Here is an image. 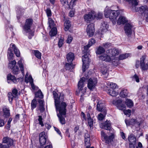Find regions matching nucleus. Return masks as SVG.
I'll list each match as a JSON object with an SVG mask.
<instances>
[{"mask_svg":"<svg viewBox=\"0 0 148 148\" xmlns=\"http://www.w3.org/2000/svg\"><path fill=\"white\" fill-rule=\"evenodd\" d=\"M95 42L96 41L94 39L91 38L89 40L88 45L85 46L84 47V50L83 51V52L84 54L82 57L83 62L82 70L83 72H84L86 69L88 68L90 63V61L88 57V55H89L90 53V51L88 50V49L95 43Z\"/></svg>","mask_w":148,"mask_h":148,"instance_id":"nucleus-1","label":"nucleus"},{"mask_svg":"<svg viewBox=\"0 0 148 148\" xmlns=\"http://www.w3.org/2000/svg\"><path fill=\"white\" fill-rule=\"evenodd\" d=\"M116 8H113L112 7L110 8L107 6L104 11V15L106 17L109 18L114 24H116V18L120 14L119 10H114Z\"/></svg>","mask_w":148,"mask_h":148,"instance_id":"nucleus-2","label":"nucleus"},{"mask_svg":"<svg viewBox=\"0 0 148 148\" xmlns=\"http://www.w3.org/2000/svg\"><path fill=\"white\" fill-rule=\"evenodd\" d=\"M66 103L62 102L59 108L56 109V111L59 112V113H57V115L59 118L61 123L62 124H64L65 123V119L63 116H65L66 114Z\"/></svg>","mask_w":148,"mask_h":148,"instance_id":"nucleus-3","label":"nucleus"},{"mask_svg":"<svg viewBox=\"0 0 148 148\" xmlns=\"http://www.w3.org/2000/svg\"><path fill=\"white\" fill-rule=\"evenodd\" d=\"M3 143L6 144V145H3L0 143V148H10V146L13 145L14 140L10 138L8 136L4 137L3 139Z\"/></svg>","mask_w":148,"mask_h":148,"instance_id":"nucleus-4","label":"nucleus"},{"mask_svg":"<svg viewBox=\"0 0 148 148\" xmlns=\"http://www.w3.org/2000/svg\"><path fill=\"white\" fill-rule=\"evenodd\" d=\"M53 94L55 100V104L56 109H57L59 108L61 105V104H59V103H60L61 101H64V97L63 96L61 95H60L59 97L58 94L55 91H53Z\"/></svg>","mask_w":148,"mask_h":148,"instance_id":"nucleus-5","label":"nucleus"},{"mask_svg":"<svg viewBox=\"0 0 148 148\" xmlns=\"http://www.w3.org/2000/svg\"><path fill=\"white\" fill-rule=\"evenodd\" d=\"M87 87L90 90H92L95 89L97 83V78H90L87 80Z\"/></svg>","mask_w":148,"mask_h":148,"instance_id":"nucleus-6","label":"nucleus"},{"mask_svg":"<svg viewBox=\"0 0 148 148\" xmlns=\"http://www.w3.org/2000/svg\"><path fill=\"white\" fill-rule=\"evenodd\" d=\"M33 20L32 19H26L24 25L23 26V30L26 33L29 32L31 30V27L33 23Z\"/></svg>","mask_w":148,"mask_h":148,"instance_id":"nucleus-7","label":"nucleus"},{"mask_svg":"<svg viewBox=\"0 0 148 148\" xmlns=\"http://www.w3.org/2000/svg\"><path fill=\"white\" fill-rule=\"evenodd\" d=\"M99 99L98 98H97L95 96L92 97V100L93 101H95H95H96V103H97V110L101 112L105 110L104 107H103V103H102L101 101L99 100Z\"/></svg>","mask_w":148,"mask_h":148,"instance_id":"nucleus-8","label":"nucleus"},{"mask_svg":"<svg viewBox=\"0 0 148 148\" xmlns=\"http://www.w3.org/2000/svg\"><path fill=\"white\" fill-rule=\"evenodd\" d=\"M16 62L15 60L9 61L8 67L12 69V72L14 74H17L20 72V70L18 67L15 66Z\"/></svg>","mask_w":148,"mask_h":148,"instance_id":"nucleus-9","label":"nucleus"},{"mask_svg":"<svg viewBox=\"0 0 148 148\" xmlns=\"http://www.w3.org/2000/svg\"><path fill=\"white\" fill-rule=\"evenodd\" d=\"M95 16V12L94 11L92 10L88 14H85L84 17L85 21L88 23L93 19Z\"/></svg>","mask_w":148,"mask_h":148,"instance_id":"nucleus-10","label":"nucleus"},{"mask_svg":"<svg viewBox=\"0 0 148 148\" xmlns=\"http://www.w3.org/2000/svg\"><path fill=\"white\" fill-rule=\"evenodd\" d=\"M122 100L116 99L113 101L112 103L116 106L119 109L123 110L125 108L126 106L125 104L122 103Z\"/></svg>","mask_w":148,"mask_h":148,"instance_id":"nucleus-11","label":"nucleus"},{"mask_svg":"<svg viewBox=\"0 0 148 148\" xmlns=\"http://www.w3.org/2000/svg\"><path fill=\"white\" fill-rule=\"evenodd\" d=\"M145 56H143L140 58V66L142 71H146L148 69V61L145 62Z\"/></svg>","mask_w":148,"mask_h":148,"instance_id":"nucleus-12","label":"nucleus"},{"mask_svg":"<svg viewBox=\"0 0 148 148\" xmlns=\"http://www.w3.org/2000/svg\"><path fill=\"white\" fill-rule=\"evenodd\" d=\"M86 32L89 36L91 37L93 35L95 32L94 25L93 23H90L88 25L86 29Z\"/></svg>","mask_w":148,"mask_h":148,"instance_id":"nucleus-13","label":"nucleus"},{"mask_svg":"<svg viewBox=\"0 0 148 148\" xmlns=\"http://www.w3.org/2000/svg\"><path fill=\"white\" fill-rule=\"evenodd\" d=\"M86 79L84 77L82 78L79 82H78V89L80 90V92L84 94L86 92V89H83V87L84 86V85L85 81Z\"/></svg>","mask_w":148,"mask_h":148,"instance_id":"nucleus-14","label":"nucleus"},{"mask_svg":"<svg viewBox=\"0 0 148 148\" xmlns=\"http://www.w3.org/2000/svg\"><path fill=\"white\" fill-rule=\"evenodd\" d=\"M106 53L109 55L111 58H113L118 55L119 52L117 49H112L107 50Z\"/></svg>","mask_w":148,"mask_h":148,"instance_id":"nucleus-15","label":"nucleus"},{"mask_svg":"<svg viewBox=\"0 0 148 148\" xmlns=\"http://www.w3.org/2000/svg\"><path fill=\"white\" fill-rule=\"evenodd\" d=\"M133 27L132 25L130 23H127L124 27V30L126 34L128 36H130L132 33V29Z\"/></svg>","mask_w":148,"mask_h":148,"instance_id":"nucleus-16","label":"nucleus"},{"mask_svg":"<svg viewBox=\"0 0 148 148\" xmlns=\"http://www.w3.org/2000/svg\"><path fill=\"white\" fill-rule=\"evenodd\" d=\"M39 139L41 147L45 145L47 141V137L44 132L41 133L39 136Z\"/></svg>","mask_w":148,"mask_h":148,"instance_id":"nucleus-17","label":"nucleus"},{"mask_svg":"<svg viewBox=\"0 0 148 148\" xmlns=\"http://www.w3.org/2000/svg\"><path fill=\"white\" fill-rule=\"evenodd\" d=\"M28 74L27 73L25 76V82L27 83L29 82L32 86V89L34 90L36 89V87L34 84L33 79L32 77L31 76L29 75L28 77Z\"/></svg>","mask_w":148,"mask_h":148,"instance_id":"nucleus-18","label":"nucleus"},{"mask_svg":"<svg viewBox=\"0 0 148 148\" xmlns=\"http://www.w3.org/2000/svg\"><path fill=\"white\" fill-rule=\"evenodd\" d=\"M99 59L103 61H105L107 62H110L112 60V58H111L109 55L106 53L102 54L99 57Z\"/></svg>","mask_w":148,"mask_h":148,"instance_id":"nucleus-19","label":"nucleus"},{"mask_svg":"<svg viewBox=\"0 0 148 148\" xmlns=\"http://www.w3.org/2000/svg\"><path fill=\"white\" fill-rule=\"evenodd\" d=\"M132 10H135V11L136 12L139 11V13L141 14H143L146 11H148V7L146 5L144 6H142L139 8H136V6H135V9H133Z\"/></svg>","mask_w":148,"mask_h":148,"instance_id":"nucleus-20","label":"nucleus"},{"mask_svg":"<svg viewBox=\"0 0 148 148\" xmlns=\"http://www.w3.org/2000/svg\"><path fill=\"white\" fill-rule=\"evenodd\" d=\"M128 3L129 6L132 9H135L138 4L136 0H125Z\"/></svg>","mask_w":148,"mask_h":148,"instance_id":"nucleus-21","label":"nucleus"},{"mask_svg":"<svg viewBox=\"0 0 148 148\" xmlns=\"http://www.w3.org/2000/svg\"><path fill=\"white\" fill-rule=\"evenodd\" d=\"M8 83H10L12 82L16 84L18 81V79H16V77L11 74H9L7 76Z\"/></svg>","mask_w":148,"mask_h":148,"instance_id":"nucleus-22","label":"nucleus"},{"mask_svg":"<svg viewBox=\"0 0 148 148\" xmlns=\"http://www.w3.org/2000/svg\"><path fill=\"white\" fill-rule=\"evenodd\" d=\"M111 125L110 121L107 120L103 123H101L100 125V126L102 128L108 130L110 128Z\"/></svg>","mask_w":148,"mask_h":148,"instance_id":"nucleus-23","label":"nucleus"},{"mask_svg":"<svg viewBox=\"0 0 148 148\" xmlns=\"http://www.w3.org/2000/svg\"><path fill=\"white\" fill-rule=\"evenodd\" d=\"M108 25L107 23L103 22L101 23V25L100 28V30L101 31V34H103L104 32H106L107 30Z\"/></svg>","mask_w":148,"mask_h":148,"instance_id":"nucleus-24","label":"nucleus"},{"mask_svg":"<svg viewBox=\"0 0 148 148\" xmlns=\"http://www.w3.org/2000/svg\"><path fill=\"white\" fill-rule=\"evenodd\" d=\"M67 61L69 63H72L75 58L74 54L72 52L68 53L66 55Z\"/></svg>","mask_w":148,"mask_h":148,"instance_id":"nucleus-25","label":"nucleus"},{"mask_svg":"<svg viewBox=\"0 0 148 148\" xmlns=\"http://www.w3.org/2000/svg\"><path fill=\"white\" fill-rule=\"evenodd\" d=\"M127 21V20L125 17L121 16L118 19L117 23L118 25L124 24Z\"/></svg>","mask_w":148,"mask_h":148,"instance_id":"nucleus-26","label":"nucleus"},{"mask_svg":"<svg viewBox=\"0 0 148 148\" xmlns=\"http://www.w3.org/2000/svg\"><path fill=\"white\" fill-rule=\"evenodd\" d=\"M114 138V135L113 134H111L109 136H104V138L105 140L106 143L107 144H109L113 141Z\"/></svg>","mask_w":148,"mask_h":148,"instance_id":"nucleus-27","label":"nucleus"},{"mask_svg":"<svg viewBox=\"0 0 148 148\" xmlns=\"http://www.w3.org/2000/svg\"><path fill=\"white\" fill-rule=\"evenodd\" d=\"M100 71L103 75L108 74V69L106 65L103 64L100 65Z\"/></svg>","mask_w":148,"mask_h":148,"instance_id":"nucleus-28","label":"nucleus"},{"mask_svg":"<svg viewBox=\"0 0 148 148\" xmlns=\"http://www.w3.org/2000/svg\"><path fill=\"white\" fill-rule=\"evenodd\" d=\"M128 92L126 89H123L121 90V92L120 93V97L125 98L127 97L128 95Z\"/></svg>","mask_w":148,"mask_h":148,"instance_id":"nucleus-29","label":"nucleus"},{"mask_svg":"<svg viewBox=\"0 0 148 148\" xmlns=\"http://www.w3.org/2000/svg\"><path fill=\"white\" fill-rule=\"evenodd\" d=\"M107 85L110 88L113 89H115L118 88V87L116 84L113 82H108L107 83Z\"/></svg>","mask_w":148,"mask_h":148,"instance_id":"nucleus-30","label":"nucleus"},{"mask_svg":"<svg viewBox=\"0 0 148 148\" xmlns=\"http://www.w3.org/2000/svg\"><path fill=\"white\" fill-rule=\"evenodd\" d=\"M128 140L131 143H135L136 142V138L135 136L132 134L129 136Z\"/></svg>","mask_w":148,"mask_h":148,"instance_id":"nucleus-31","label":"nucleus"},{"mask_svg":"<svg viewBox=\"0 0 148 148\" xmlns=\"http://www.w3.org/2000/svg\"><path fill=\"white\" fill-rule=\"evenodd\" d=\"M74 67V65H73L72 63L66 62L65 65V69L66 70H70L71 71V70Z\"/></svg>","mask_w":148,"mask_h":148,"instance_id":"nucleus-32","label":"nucleus"},{"mask_svg":"<svg viewBox=\"0 0 148 148\" xmlns=\"http://www.w3.org/2000/svg\"><path fill=\"white\" fill-rule=\"evenodd\" d=\"M57 33V30L56 27H53L51 29L49 32V35L51 37L56 36Z\"/></svg>","mask_w":148,"mask_h":148,"instance_id":"nucleus-33","label":"nucleus"},{"mask_svg":"<svg viewBox=\"0 0 148 148\" xmlns=\"http://www.w3.org/2000/svg\"><path fill=\"white\" fill-rule=\"evenodd\" d=\"M8 57L9 61L12 60L13 57V54L12 52V50L11 48L8 49Z\"/></svg>","mask_w":148,"mask_h":148,"instance_id":"nucleus-34","label":"nucleus"},{"mask_svg":"<svg viewBox=\"0 0 148 148\" xmlns=\"http://www.w3.org/2000/svg\"><path fill=\"white\" fill-rule=\"evenodd\" d=\"M125 103L127 106L129 108H131L134 105L133 102L132 100L130 99H126Z\"/></svg>","mask_w":148,"mask_h":148,"instance_id":"nucleus-35","label":"nucleus"},{"mask_svg":"<svg viewBox=\"0 0 148 148\" xmlns=\"http://www.w3.org/2000/svg\"><path fill=\"white\" fill-rule=\"evenodd\" d=\"M38 102L39 103V109L41 111H44L45 110L44 101L43 100L40 99Z\"/></svg>","mask_w":148,"mask_h":148,"instance_id":"nucleus-36","label":"nucleus"},{"mask_svg":"<svg viewBox=\"0 0 148 148\" xmlns=\"http://www.w3.org/2000/svg\"><path fill=\"white\" fill-rule=\"evenodd\" d=\"M23 60L20 59L18 62V63L19 65L20 70H21L23 75H24V66L23 64Z\"/></svg>","mask_w":148,"mask_h":148,"instance_id":"nucleus-37","label":"nucleus"},{"mask_svg":"<svg viewBox=\"0 0 148 148\" xmlns=\"http://www.w3.org/2000/svg\"><path fill=\"white\" fill-rule=\"evenodd\" d=\"M71 27L70 22L69 20L66 21L64 23V30L67 31Z\"/></svg>","mask_w":148,"mask_h":148,"instance_id":"nucleus-38","label":"nucleus"},{"mask_svg":"<svg viewBox=\"0 0 148 148\" xmlns=\"http://www.w3.org/2000/svg\"><path fill=\"white\" fill-rule=\"evenodd\" d=\"M105 52V50L102 47H99L98 48L97 51H96V53L97 54H101L104 53Z\"/></svg>","mask_w":148,"mask_h":148,"instance_id":"nucleus-39","label":"nucleus"},{"mask_svg":"<svg viewBox=\"0 0 148 148\" xmlns=\"http://www.w3.org/2000/svg\"><path fill=\"white\" fill-rule=\"evenodd\" d=\"M107 92L109 94L113 97H115L118 94V92L114 90H108Z\"/></svg>","mask_w":148,"mask_h":148,"instance_id":"nucleus-40","label":"nucleus"},{"mask_svg":"<svg viewBox=\"0 0 148 148\" xmlns=\"http://www.w3.org/2000/svg\"><path fill=\"white\" fill-rule=\"evenodd\" d=\"M12 49H13L15 54L17 57H19L20 54L19 51L17 49L14 45H12Z\"/></svg>","mask_w":148,"mask_h":148,"instance_id":"nucleus-41","label":"nucleus"},{"mask_svg":"<svg viewBox=\"0 0 148 148\" xmlns=\"http://www.w3.org/2000/svg\"><path fill=\"white\" fill-rule=\"evenodd\" d=\"M3 111L4 113L3 115L5 117H7L10 116V110L8 109L7 108H6L4 107L3 108Z\"/></svg>","mask_w":148,"mask_h":148,"instance_id":"nucleus-42","label":"nucleus"},{"mask_svg":"<svg viewBox=\"0 0 148 148\" xmlns=\"http://www.w3.org/2000/svg\"><path fill=\"white\" fill-rule=\"evenodd\" d=\"M112 64L114 66H117L119 64V61L117 58L116 57L112 58V60L111 61Z\"/></svg>","mask_w":148,"mask_h":148,"instance_id":"nucleus-43","label":"nucleus"},{"mask_svg":"<svg viewBox=\"0 0 148 148\" xmlns=\"http://www.w3.org/2000/svg\"><path fill=\"white\" fill-rule=\"evenodd\" d=\"M8 99L10 102H12L13 99H15L16 97L14 96L12 92H9L8 94Z\"/></svg>","mask_w":148,"mask_h":148,"instance_id":"nucleus-44","label":"nucleus"},{"mask_svg":"<svg viewBox=\"0 0 148 148\" xmlns=\"http://www.w3.org/2000/svg\"><path fill=\"white\" fill-rule=\"evenodd\" d=\"M130 55V53H125L120 55L119 56V59L120 60H123L128 58Z\"/></svg>","mask_w":148,"mask_h":148,"instance_id":"nucleus-45","label":"nucleus"},{"mask_svg":"<svg viewBox=\"0 0 148 148\" xmlns=\"http://www.w3.org/2000/svg\"><path fill=\"white\" fill-rule=\"evenodd\" d=\"M37 106V101L35 99H34L32 100L31 103V109L33 110Z\"/></svg>","mask_w":148,"mask_h":148,"instance_id":"nucleus-46","label":"nucleus"},{"mask_svg":"<svg viewBox=\"0 0 148 148\" xmlns=\"http://www.w3.org/2000/svg\"><path fill=\"white\" fill-rule=\"evenodd\" d=\"M34 54L36 57L38 59L41 58V54L40 52L38 50H34Z\"/></svg>","mask_w":148,"mask_h":148,"instance_id":"nucleus-47","label":"nucleus"},{"mask_svg":"<svg viewBox=\"0 0 148 148\" xmlns=\"http://www.w3.org/2000/svg\"><path fill=\"white\" fill-rule=\"evenodd\" d=\"M103 114L100 113L98 115V119L100 120H102L104 118L106 114V110H104Z\"/></svg>","mask_w":148,"mask_h":148,"instance_id":"nucleus-48","label":"nucleus"},{"mask_svg":"<svg viewBox=\"0 0 148 148\" xmlns=\"http://www.w3.org/2000/svg\"><path fill=\"white\" fill-rule=\"evenodd\" d=\"M36 96V97H39L40 98H42L43 97V95L40 90H38L36 92L35 94Z\"/></svg>","mask_w":148,"mask_h":148,"instance_id":"nucleus-49","label":"nucleus"},{"mask_svg":"<svg viewBox=\"0 0 148 148\" xmlns=\"http://www.w3.org/2000/svg\"><path fill=\"white\" fill-rule=\"evenodd\" d=\"M49 19V26L50 28H51L52 27H53L54 24V22L53 21V20L51 18H49V17L48 18Z\"/></svg>","mask_w":148,"mask_h":148,"instance_id":"nucleus-50","label":"nucleus"},{"mask_svg":"<svg viewBox=\"0 0 148 148\" xmlns=\"http://www.w3.org/2000/svg\"><path fill=\"white\" fill-rule=\"evenodd\" d=\"M131 110H124L123 112L125 115H126L128 117H130L131 115Z\"/></svg>","mask_w":148,"mask_h":148,"instance_id":"nucleus-51","label":"nucleus"},{"mask_svg":"<svg viewBox=\"0 0 148 148\" xmlns=\"http://www.w3.org/2000/svg\"><path fill=\"white\" fill-rule=\"evenodd\" d=\"M47 14V16L48 17L51 16L52 15L51 12L49 8H48L45 10Z\"/></svg>","mask_w":148,"mask_h":148,"instance_id":"nucleus-52","label":"nucleus"},{"mask_svg":"<svg viewBox=\"0 0 148 148\" xmlns=\"http://www.w3.org/2000/svg\"><path fill=\"white\" fill-rule=\"evenodd\" d=\"M88 125L90 126V127H92L93 125V120L91 118H90L88 119Z\"/></svg>","mask_w":148,"mask_h":148,"instance_id":"nucleus-53","label":"nucleus"},{"mask_svg":"<svg viewBox=\"0 0 148 148\" xmlns=\"http://www.w3.org/2000/svg\"><path fill=\"white\" fill-rule=\"evenodd\" d=\"M38 121L39 122V124L41 126H44V124L42 121V116H38Z\"/></svg>","mask_w":148,"mask_h":148,"instance_id":"nucleus-54","label":"nucleus"},{"mask_svg":"<svg viewBox=\"0 0 148 148\" xmlns=\"http://www.w3.org/2000/svg\"><path fill=\"white\" fill-rule=\"evenodd\" d=\"M64 42V40L62 38H60L58 42V46L60 48Z\"/></svg>","mask_w":148,"mask_h":148,"instance_id":"nucleus-55","label":"nucleus"},{"mask_svg":"<svg viewBox=\"0 0 148 148\" xmlns=\"http://www.w3.org/2000/svg\"><path fill=\"white\" fill-rule=\"evenodd\" d=\"M61 3L63 5H68L67 0H60Z\"/></svg>","mask_w":148,"mask_h":148,"instance_id":"nucleus-56","label":"nucleus"},{"mask_svg":"<svg viewBox=\"0 0 148 148\" xmlns=\"http://www.w3.org/2000/svg\"><path fill=\"white\" fill-rule=\"evenodd\" d=\"M77 0H71L70 3V6L73 7L76 4Z\"/></svg>","mask_w":148,"mask_h":148,"instance_id":"nucleus-57","label":"nucleus"},{"mask_svg":"<svg viewBox=\"0 0 148 148\" xmlns=\"http://www.w3.org/2000/svg\"><path fill=\"white\" fill-rule=\"evenodd\" d=\"M103 14L101 13H98L96 15L95 18H96L97 19H100L102 18V17Z\"/></svg>","mask_w":148,"mask_h":148,"instance_id":"nucleus-58","label":"nucleus"},{"mask_svg":"<svg viewBox=\"0 0 148 148\" xmlns=\"http://www.w3.org/2000/svg\"><path fill=\"white\" fill-rule=\"evenodd\" d=\"M73 39V38L71 36L69 35L66 40L67 43H70L71 42Z\"/></svg>","mask_w":148,"mask_h":148,"instance_id":"nucleus-59","label":"nucleus"},{"mask_svg":"<svg viewBox=\"0 0 148 148\" xmlns=\"http://www.w3.org/2000/svg\"><path fill=\"white\" fill-rule=\"evenodd\" d=\"M133 79L134 80H135L137 82H139V79L138 76L136 75H135L133 76Z\"/></svg>","mask_w":148,"mask_h":148,"instance_id":"nucleus-60","label":"nucleus"},{"mask_svg":"<svg viewBox=\"0 0 148 148\" xmlns=\"http://www.w3.org/2000/svg\"><path fill=\"white\" fill-rule=\"evenodd\" d=\"M12 94L16 97L17 96V90L16 88L14 89L12 91Z\"/></svg>","mask_w":148,"mask_h":148,"instance_id":"nucleus-61","label":"nucleus"},{"mask_svg":"<svg viewBox=\"0 0 148 148\" xmlns=\"http://www.w3.org/2000/svg\"><path fill=\"white\" fill-rule=\"evenodd\" d=\"M130 122L131 125H134L135 124V122H136V119H131L130 121Z\"/></svg>","mask_w":148,"mask_h":148,"instance_id":"nucleus-62","label":"nucleus"},{"mask_svg":"<svg viewBox=\"0 0 148 148\" xmlns=\"http://www.w3.org/2000/svg\"><path fill=\"white\" fill-rule=\"evenodd\" d=\"M111 45V43H108V42L105 43L103 44V46L104 47L106 48L108 47H109Z\"/></svg>","mask_w":148,"mask_h":148,"instance_id":"nucleus-63","label":"nucleus"},{"mask_svg":"<svg viewBox=\"0 0 148 148\" xmlns=\"http://www.w3.org/2000/svg\"><path fill=\"white\" fill-rule=\"evenodd\" d=\"M4 125V121L2 119H0V127H2Z\"/></svg>","mask_w":148,"mask_h":148,"instance_id":"nucleus-64","label":"nucleus"}]
</instances>
